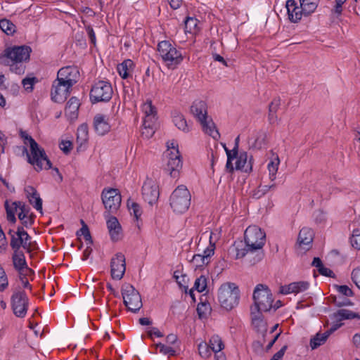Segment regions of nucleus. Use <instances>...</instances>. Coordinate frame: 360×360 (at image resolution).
<instances>
[{
  "label": "nucleus",
  "instance_id": "f257e3e1",
  "mask_svg": "<svg viewBox=\"0 0 360 360\" xmlns=\"http://www.w3.org/2000/svg\"><path fill=\"white\" fill-rule=\"evenodd\" d=\"M31 51V48L25 45L7 48L0 56V63L8 65L12 72L22 75L25 70L24 63L29 60Z\"/></svg>",
  "mask_w": 360,
  "mask_h": 360
},
{
  "label": "nucleus",
  "instance_id": "f03ea898",
  "mask_svg": "<svg viewBox=\"0 0 360 360\" xmlns=\"http://www.w3.org/2000/svg\"><path fill=\"white\" fill-rule=\"evenodd\" d=\"M20 136L23 139L24 144L30 147V154L27 153L25 148L24 150L27 155L28 162L34 166V169L39 172L42 169H50L51 167V162L44 148L40 147L26 131H21Z\"/></svg>",
  "mask_w": 360,
  "mask_h": 360
},
{
  "label": "nucleus",
  "instance_id": "7ed1b4c3",
  "mask_svg": "<svg viewBox=\"0 0 360 360\" xmlns=\"http://www.w3.org/2000/svg\"><path fill=\"white\" fill-rule=\"evenodd\" d=\"M158 52L165 66L171 70L176 68L184 60L181 49L167 40L158 43Z\"/></svg>",
  "mask_w": 360,
  "mask_h": 360
},
{
  "label": "nucleus",
  "instance_id": "20e7f679",
  "mask_svg": "<svg viewBox=\"0 0 360 360\" xmlns=\"http://www.w3.org/2000/svg\"><path fill=\"white\" fill-rule=\"evenodd\" d=\"M217 299L220 306L230 311L237 307L240 300V290L238 286L232 282H226L218 289Z\"/></svg>",
  "mask_w": 360,
  "mask_h": 360
},
{
  "label": "nucleus",
  "instance_id": "39448f33",
  "mask_svg": "<svg viewBox=\"0 0 360 360\" xmlns=\"http://www.w3.org/2000/svg\"><path fill=\"white\" fill-rule=\"evenodd\" d=\"M239 142V136L235 140V146L232 150L228 149L226 146H224V150L227 155V162L226 167L229 171L234 169L232 161L236 159L235 169L238 170H242L245 172H250L252 169V159L250 158L248 160V153L245 151L238 152Z\"/></svg>",
  "mask_w": 360,
  "mask_h": 360
},
{
  "label": "nucleus",
  "instance_id": "423d86ee",
  "mask_svg": "<svg viewBox=\"0 0 360 360\" xmlns=\"http://www.w3.org/2000/svg\"><path fill=\"white\" fill-rule=\"evenodd\" d=\"M245 243L248 250L257 252V259L254 261L257 262L262 259V249L264 245L266 240L265 233L257 226H249L245 231Z\"/></svg>",
  "mask_w": 360,
  "mask_h": 360
},
{
  "label": "nucleus",
  "instance_id": "0eeeda50",
  "mask_svg": "<svg viewBox=\"0 0 360 360\" xmlns=\"http://www.w3.org/2000/svg\"><path fill=\"white\" fill-rule=\"evenodd\" d=\"M164 157L170 176L173 178L177 177L182 167V160L176 141L170 140L167 142V150L164 153Z\"/></svg>",
  "mask_w": 360,
  "mask_h": 360
},
{
  "label": "nucleus",
  "instance_id": "6e6552de",
  "mask_svg": "<svg viewBox=\"0 0 360 360\" xmlns=\"http://www.w3.org/2000/svg\"><path fill=\"white\" fill-rule=\"evenodd\" d=\"M254 306L251 309L259 311H269L273 307V295L265 285L258 284L253 292Z\"/></svg>",
  "mask_w": 360,
  "mask_h": 360
},
{
  "label": "nucleus",
  "instance_id": "1a4fd4ad",
  "mask_svg": "<svg viewBox=\"0 0 360 360\" xmlns=\"http://www.w3.org/2000/svg\"><path fill=\"white\" fill-rule=\"evenodd\" d=\"M191 194L186 186L180 185L172 193L169 198V204L174 212L184 213L191 204Z\"/></svg>",
  "mask_w": 360,
  "mask_h": 360
},
{
  "label": "nucleus",
  "instance_id": "9d476101",
  "mask_svg": "<svg viewBox=\"0 0 360 360\" xmlns=\"http://www.w3.org/2000/svg\"><path fill=\"white\" fill-rule=\"evenodd\" d=\"M9 234L11 235L10 245L13 250H20L22 247L30 252L34 248L31 237L22 227H18L15 231L10 230Z\"/></svg>",
  "mask_w": 360,
  "mask_h": 360
},
{
  "label": "nucleus",
  "instance_id": "9b49d317",
  "mask_svg": "<svg viewBox=\"0 0 360 360\" xmlns=\"http://www.w3.org/2000/svg\"><path fill=\"white\" fill-rule=\"evenodd\" d=\"M112 88L108 82L98 81L92 86L90 98L93 103L108 101L112 96Z\"/></svg>",
  "mask_w": 360,
  "mask_h": 360
},
{
  "label": "nucleus",
  "instance_id": "f8f14e48",
  "mask_svg": "<svg viewBox=\"0 0 360 360\" xmlns=\"http://www.w3.org/2000/svg\"><path fill=\"white\" fill-rule=\"evenodd\" d=\"M124 303L127 309L136 312L142 307V302L139 292L131 285L127 284L122 288Z\"/></svg>",
  "mask_w": 360,
  "mask_h": 360
},
{
  "label": "nucleus",
  "instance_id": "ddd939ff",
  "mask_svg": "<svg viewBox=\"0 0 360 360\" xmlns=\"http://www.w3.org/2000/svg\"><path fill=\"white\" fill-rule=\"evenodd\" d=\"M102 201L105 208L109 212H116L121 204V195L117 189L108 188L104 189L102 192Z\"/></svg>",
  "mask_w": 360,
  "mask_h": 360
},
{
  "label": "nucleus",
  "instance_id": "4468645a",
  "mask_svg": "<svg viewBox=\"0 0 360 360\" xmlns=\"http://www.w3.org/2000/svg\"><path fill=\"white\" fill-rule=\"evenodd\" d=\"M11 307L18 317H25L28 307V298L22 291H16L11 296Z\"/></svg>",
  "mask_w": 360,
  "mask_h": 360
},
{
  "label": "nucleus",
  "instance_id": "2eb2a0df",
  "mask_svg": "<svg viewBox=\"0 0 360 360\" xmlns=\"http://www.w3.org/2000/svg\"><path fill=\"white\" fill-rule=\"evenodd\" d=\"M72 86L56 78L53 82L51 89V98L56 103L63 102L70 94Z\"/></svg>",
  "mask_w": 360,
  "mask_h": 360
},
{
  "label": "nucleus",
  "instance_id": "dca6fc26",
  "mask_svg": "<svg viewBox=\"0 0 360 360\" xmlns=\"http://www.w3.org/2000/svg\"><path fill=\"white\" fill-rule=\"evenodd\" d=\"M159 189L157 183L151 179H147L142 186V195L146 202L150 205L158 201Z\"/></svg>",
  "mask_w": 360,
  "mask_h": 360
},
{
  "label": "nucleus",
  "instance_id": "f3484780",
  "mask_svg": "<svg viewBox=\"0 0 360 360\" xmlns=\"http://www.w3.org/2000/svg\"><path fill=\"white\" fill-rule=\"evenodd\" d=\"M111 276L113 279L120 280L126 270L125 257L122 253H117L111 259Z\"/></svg>",
  "mask_w": 360,
  "mask_h": 360
},
{
  "label": "nucleus",
  "instance_id": "a211bd4d",
  "mask_svg": "<svg viewBox=\"0 0 360 360\" xmlns=\"http://www.w3.org/2000/svg\"><path fill=\"white\" fill-rule=\"evenodd\" d=\"M79 77V72L75 66H67L59 70L57 78L72 86Z\"/></svg>",
  "mask_w": 360,
  "mask_h": 360
},
{
  "label": "nucleus",
  "instance_id": "6ab92c4d",
  "mask_svg": "<svg viewBox=\"0 0 360 360\" xmlns=\"http://www.w3.org/2000/svg\"><path fill=\"white\" fill-rule=\"evenodd\" d=\"M94 127L99 136L108 134L111 129L110 117L101 113L96 114L94 117Z\"/></svg>",
  "mask_w": 360,
  "mask_h": 360
},
{
  "label": "nucleus",
  "instance_id": "aec40b11",
  "mask_svg": "<svg viewBox=\"0 0 360 360\" xmlns=\"http://www.w3.org/2000/svg\"><path fill=\"white\" fill-rule=\"evenodd\" d=\"M285 7L290 22L296 23L300 21L302 16H305V12L302 11L301 4H297L295 0H287Z\"/></svg>",
  "mask_w": 360,
  "mask_h": 360
},
{
  "label": "nucleus",
  "instance_id": "412c9836",
  "mask_svg": "<svg viewBox=\"0 0 360 360\" xmlns=\"http://www.w3.org/2000/svg\"><path fill=\"white\" fill-rule=\"evenodd\" d=\"M309 288V283L307 281H297L290 283L287 285L281 286L279 292L283 295L290 293L297 294L307 290Z\"/></svg>",
  "mask_w": 360,
  "mask_h": 360
},
{
  "label": "nucleus",
  "instance_id": "4be33fe9",
  "mask_svg": "<svg viewBox=\"0 0 360 360\" xmlns=\"http://www.w3.org/2000/svg\"><path fill=\"white\" fill-rule=\"evenodd\" d=\"M106 224L111 239L114 241L120 240L122 236V227L117 219L110 216Z\"/></svg>",
  "mask_w": 360,
  "mask_h": 360
},
{
  "label": "nucleus",
  "instance_id": "5701e85b",
  "mask_svg": "<svg viewBox=\"0 0 360 360\" xmlns=\"http://www.w3.org/2000/svg\"><path fill=\"white\" fill-rule=\"evenodd\" d=\"M25 192L30 203L37 211L42 212V200L37 190L30 186L25 188Z\"/></svg>",
  "mask_w": 360,
  "mask_h": 360
},
{
  "label": "nucleus",
  "instance_id": "b1692460",
  "mask_svg": "<svg viewBox=\"0 0 360 360\" xmlns=\"http://www.w3.org/2000/svg\"><path fill=\"white\" fill-rule=\"evenodd\" d=\"M191 112L198 120H201L207 115V106L204 101L195 100L191 106Z\"/></svg>",
  "mask_w": 360,
  "mask_h": 360
},
{
  "label": "nucleus",
  "instance_id": "393cba45",
  "mask_svg": "<svg viewBox=\"0 0 360 360\" xmlns=\"http://www.w3.org/2000/svg\"><path fill=\"white\" fill-rule=\"evenodd\" d=\"M202 127V131L212 136L214 139L218 140L220 138V134L216 128V126L212 118L207 116L198 121Z\"/></svg>",
  "mask_w": 360,
  "mask_h": 360
},
{
  "label": "nucleus",
  "instance_id": "a878e982",
  "mask_svg": "<svg viewBox=\"0 0 360 360\" xmlns=\"http://www.w3.org/2000/svg\"><path fill=\"white\" fill-rule=\"evenodd\" d=\"M202 127V131L212 136L214 139L218 140L220 138V134L216 128V126L212 118L207 116L198 121Z\"/></svg>",
  "mask_w": 360,
  "mask_h": 360
},
{
  "label": "nucleus",
  "instance_id": "bb28decb",
  "mask_svg": "<svg viewBox=\"0 0 360 360\" xmlns=\"http://www.w3.org/2000/svg\"><path fill=\"white\" fill-rule=\"evenodd\" d=\"M314 232L307 227L302 228L298 235V243L300 246H302L304 249L309 250L313 241Z\"/></svg>",
  "mask_w": 360,
  "mask_h": 360
},
{
  "label": "nucleus",
  "instance_id": "cd10ccee",
  "mask_svg": "<svg viewBox=\"0 0 360 360\" xmlns=\"http://www.w3.org/2000/svg\"><path fill=\"white\" fill-rule=\"evenodd\" d=\"M79 105V100L76 97H72L68 101L65 109V115L68 120L72 121L77 118Z\"/></svg>",
  "mask_w": 360,
  "mask_h": 360
},
{
  "label": "nucleus",
  "instance_id": "c85d7f7f",
  "mask_svg": "<svg viewBox=\"0 0 360 360\" xmlns=\"http://www.w3.org/2000/svg\"><path fill=\"white\" fill-rule=\"evenodd\" d=\"M262 312L251 309L252 324L257 331L265 333L266 331V323L264 319Z\"/></svg>",
  "mask_w": 360,
  "mask_h": 360
},
{
  "label": "nucleus",
  "instance_id": "c756f323",
  "mask_svg": "<svg viewBox=\"0 0 360 360\" xmlns=\"http://www.w3.org/2000/svg\"><path fill=\"white\" fill-rule=\"evenodd\" d=\"M141 110L143 113V120L146 122H156L157 112L155 108L152 105L151 101H147L142 106Z\"/></svg>",
  "mask_w": 360,
  "mask_h": 360
},
{
  "label": "nucleus",
  "instance_id": "7c9ffc66",
  "mask_svg": "<svg viewBox=\"0 0 360 360\" xmlns=\"http://www.w3.org/2000/svg\"><path fill=\"white\" fill-rule=\"evenodd\" d=\"M172 116L173 123L179 130L185 133L191 131V127L188 124L184 116L181 112L174 111Z\"/></svg>",
  "mask_w": 360,
  "mask_h": 360
},
{
  "label": "nucleus",
  "instance_id": "2f4dec72",
  "mask_svg": "<svg viewBox=\"0 0 360 360\" xmlns=\"http://www.w3.org/2000/svg\"><path fill=\"white\" fill-rule=\"evenodd\" d=\"M333 317L338 322L354 319H360V315L358 313L346 309H338L333 314Z\"/></svg>",
  "mask_w": 360,
  "mask_h": 360
},
{
  "label": "nucleus",
  "instance_id": "473e14b6",
  "mask_svg": "<svg viewBox=\"0 0 360 360\" xmlns=\"http://www.w3.org/2000/svg\"><path fill=\"white\" fill-rule=\"evenodd\" d=\"M134 68V62L130 60H124L117 67V72L122 79H127L131 74Z\"/></svg>",
  "mask_w": 360,
  "mask_h": 360
},
{
  "label": "nucleus",
  "instance_id": "72a5a7b5",
  "mask_svg": "<svg viewBox=\"0 0 360 360\" xmlns=\"http://www.w3.org/2000/svg\"><path fill=\"white\" fill-rule=\"evenodd\" d=\"M19 202H20V201H14L10 202L9 201L6 200L5 202L7 220L12 224H14L16 221L15 213L19 210Z\"/></svg>",
  "mask_w": 360,
  "mask_h": 360
},
{
  "label": "nucleus",
  "instance_id": "f704fd0d",
  "mask_svg": "<svg viewBox=\"0 0 360 360\" xmlns=\"http://www.w3.org/2000/svg\"><path fill=\"white\" fill-rule=\"evenodd\" d=\"M12 260L13 266L15 269L17 271H19L20 269L27 265L25 255L23 252L20 250H13Z\"/></svg>",
  "mask_w": 360,
  "mask_h": 360
},
{
  "label": "nucleus",
  "instance_id": "c9c22d12",
  "mask_svg": "<svg viewBox=\"0 0 360 360\" xmlns=\"http://www.w3.org/2000/svg\"><path fill=\"white\" fill-rule=\"evenodd\" d=\"M89 139L88 127L83 124L77 129V143L79 145L78 148L82 149L85 146Z\"/></svg>",
  "mask_w": 360,
  "mask_h": 360
},
{
  "label": "nucleus",
  "instance_id": "e433bc0d",
  "mask_svg": "<svg viewBox=\"0 0 360 360\" xmlns=\"http://www.w3.org/2000/svg\"><path fill=\"white\" fill-rule=\"evenodd\" d=\"M302 7V11L305 12V17L311 15L314 13L319 4L320 0H299Z\"/></svg>",
  "mask_w": 360,
  "mask_h": 360
},
{
  "label": "nucleus",
  "instance_id": "4c0bfd02",
  "mask_svg": "<svg viewBox=\"0 0 360 360\" xmlns=\"http://www.w3.org/2000/svg\"><path fill=\"white\" fill-rule=\"evenodd\" d=\"M229 253L233 254V258L235 259H238L243 258L246 255L252 254L254 252L252 250H248V247L246 245L244 248H240L238 245H234L229 249Z\"/></svg>",
  "mask_w": 360,
  "mask_h": 360
},
{
  "label": "nucleus",
  "instance_id": "58836bf2",
  "mask_svg": "<svg viewBox=\"0 0 360 360\" xmlns=\"http://www.w3.org/2000/svg\"><path fill=\"white\" fill-rule=\"evenodd\" d=\"M328 333H318L310 340V347L312 349H316L318 347L323 345L328 338Z\"/></svg>",
  "mask_w": 360,
  "mask_h": 360
},
{
  "label": "nucleus",
  "instance_id": "ea45409f",
  "mask_svg": "<svg viewBox=\"0 0 360 360\" xmlns=\"http://www.w3.org/2000/svg\"><path fill=\"white\" fill-rule=\"evenodd\" d=\"M279 164L280 160L278 156L271 159L268 163L267 168L269 173V179L271 181H274L276 179Z\"/></svg>",
  "mask_w": 360,
  "mask_h": 360
},
{
  "label": "nucleus",
  "instance_id": "a19ab883",
  "mask_svg": "<svg viewBox=\"0 0 360 360\" xmlns=\"http://www.w3.org/2000/svg\"><path fill=\"white\" fill-rule=\"evenodd\" d=\"M198 20L195 18L188 17L185 21V32L189 33H195L199 30Z\"/></svg>",
  "mask_w": 360,
  "mask_h": 360
},
{
  "label": "nucleus",
  "instance_id": "79ce46f5",
  "mask_svg": "<svg viewBox=\"0 0 360 360\" xmlns=\"http://www.w3.org/2000/svg\"><path fill=\"white\" fill-rule=\"evenodd\" d=\"M156 122L143 121L142 136L146 139H150L155 133Z\"/></svg>",
  "mask_w": 360,
  "mask_h": 360
},
{
  "label": "nucleus",
  "instance_id": "37998d69",
  "mask_svg": "<svg viewBox=\"0 0 360 360\" xmlns=\"http://www.w3.org/2000/svg\"><path fill=\"white\" fill-rule=\"evenodd\" d=\"M209 345L212 352H221L224 348V345L219 335L212 336L209 341Z\"/></svg>",
  "mask_w": 360,
  "mask_h": 360
},
{
  "label": "nucleus",
  "instance_id": "c03bdc74",
  "mask_svg": "<svg viewBox=\"0 0 360 360\" xmlns=\"http://www.w3.org/2000/svg\"><path fill=\"white\" fill-rule=\"evenodd\" d=\"M0 28L8 35L12 34L15 32V25L7 19L0 20Z\"/></svg>",
  "mask_w": 360,
  "mask_h": 360
},
{
  "label": "nucleus",
  "instance_id": "a18cd8bd",
  "mask_svg": "<svg viewBox=\"0 0 360 360\" xmlns=\"http://www.w3.org/2000/svg\"><path fill=\"white\" fill-rule=\"evenodd\" d=\"M127 207L131 215H133L136 221L139 220L142 214V210L140 205L135 202H128Z\"/></svg>",
  "mask_w": 360,
  "mask_h": 360
},
{
  "label": "nucleus",
  "instance_id": "49530a36",
  "mask_svg": "<svg viewBox=\"0 0 360 360\" xmlns=\"http://www.w3.org/2000/svg\"><path fill=\"white\" fill-rule=\"evenodd\" d=\"M198 352L201 357L207 359L211 356L212 352H213L209 345L206 342H200L198 345Z\"/></svg>",
  "mask_w": 360,
  "mask_h": 360
},
{
  "label": "nucleus",
  "instance_id": "de8ad7c7",
  "mask_svg": "<svg viewBox=\"0 0 360 360\" xmlns=\"http://www.w3.org/2000/svg\"><path fill=\"white\" fill-rule=\"evenodd\" d=\"M211 308L209 304L200 303L197 307V312L200 319L206 318L210 313Z\"/></svg>",
  "mask_w": 360,
  "mask_h": 360
},
{
  "label": "nucleus",
  "instance_id": "09e8293b",
  "mask_svg": "<svg viewBox=\"0 0 360 360\" xmlns=\"http://www.w3.org/2000/svg\"><path fill=\"white\" fill-rule=\"evenodd\" d=\"M193 288L199 292L205 290L207 288L206 277L205 276H200L199 278H196Z\"/></svg>",
  "mask_w": 360,
  "mask_h": 360
},
{
  "label": "nucleus",
  "instance_id": "8fccbe9b",
  "mask_svg": "<svg viewBox=\"0 0 360 360\" xmlns=\"http://www.w3.org/2000/svg\"><path fill=\"white\" fill-rule=\"evenodd\" d=\"M155 347L158 348L160 349V352L164 355H168L169 356L176 355V350L170 346H167L160 342L155 344Z\"/></svg>",
  "mask_w": 360,
  "mask_h": 360
},
{
  "label": "nucleus",
  "instance_id": "3c124183",
  "mask_svg": "<svg viewBox=\"0 0 360 360\" xmlns=\"http://www.w3.org/2000/svg\"><path fill=\"white\" fill-rule=\"evenodd\" d=\"M350 243L354 248L360 250V229L353 230L350 237Z\"/></svg>",
  "mask_w": 360,
  "mask_h": 360
},
{
  "label": "nucleus",
  "instance_id": "603ef678",
  "mask_svg": "<svg viewBox=\"0 0 360 360\" xmlns=\"http://www.w3.org/2000/svg\"><path fill=\"white\" fill-rule=\"evenodd\" d=\"M8 286V276L4 269L0 265V291H4Z\"/></svg>",
  "mask_w": 360,
  "mask_h": 360
},
{
  "label": "nucleus",
  "instance_id": "864d4df0",
  "mask_svg": "<svg viewBox=\"0 0 360 360\" xmlns=\"http://www.w3.org/2000/svg\"><path fill=\"white\" fill-rule=\"evenodd\" d=\"M215 250V245H212L211 243L207 247V248L203 251V253L201 255L204 259L205 263L209 264L210 262V257L214 255Z\"/></svg>",
  "mask_w": 360,
  "mask_h": 360
},
{
  "label": "nucleus",
  "instance_id": "5fc2aeb1",
  "mask_svg": "<svg viewBox=\"0 0 360 360\" xmlns=\"http://www.w3.org/2000/svg\"><path fill=\"white\" fill-rule=\"evenodd\" d=\"M82 223L83 224V226L80 229L79 231L77 232V235L83 236L84 240L87 242V244L91 245L92 243V240L89 229L83 221H82Z\"/></svg>",
  "mask_w": 360,
  "mask_h": 360
},
{
  "label": "nucleus",
  "instance_id": "6e6d98bb",
  "mask_svg": "<svg viewBox=\"0 0 360 360\" xmlns=\"http://www.w3.org/2000/svg\"><path fill=\"white\" fill-rule=\"evenodd\" d=\"M18 206L19 212L18 213V216L19 219H22L25 216L30 215V209L27 205L20 201V202L18 203Z\"/></svg>",
  "mask_w": 360,
  "mask_h": 360
},
{
  "label": "nucleus",
  "instance_id": "4d7b16f0",
  "mask_svg": "<svg viewBox=\"0 0 360 360\" xmlns=\"http://www.w3.org/2000/svg\"><path fill=\"white\" fill-rule=\"evenodd\" d=\"M37 82V78L35 77H25V79H22V84L24 88L27 91H31L33 89V85Z\"/></svg>",
  "mask_w": 360,
  "mask_h": 360
},
{
  "label": "nucleus",
  "instance_id": "13d9d810",
  "mask_svg": "<svg viewBox=\"0 0 360 360\" xmlns=\"http://www.w3.org/2000/svg\"><path fill=\"white\" fill-rule=\"evenodd\" d=\"M351 278L356 287L360 289V266L352 270Z\"/></svg>",
  "mask_w": 360,
  "mask_h": 360
},
{
  "label": "nucleus",
  "instance_id": "bf43d9fd",
  "mask_svg": "<svg viewBox=\"0 0 360 360\" xmlns=\"http://www.w3.org/2000/svg\"><path fill=\"white\" fill-rule=\"evenodd\" d=\"M280 105V99H274L269 105V119L272 120L274 117L275 113Z\"/></svg>",
  "mask_w": 360,
  "mask_h": 360
},
{
  "label": "nucleus",
  "instance_id": "052dcab7",
  "mask_svg": "<svg viewBox=\"0 0 360 360\" xmlns=\"http://www.w3.org/2000/svg\"><path fill=\"white\" fill-rule=\"evenodd\" d=\"M18 272L19 274V276L30 278V279L31 280H33V278L34 276V271L30 268H29L27 265L18 271Z\"/></svg>",
  "mask_w": 360,
  "mask_h": 360
},
{
  "label": "nucleus",
  "instance_id": "680f3d73",
  "mask_svg": "<svg viewBox=\"0 0 360 360\" xmlns=\"http://www.w3.org/2000/svg\"><path fill=\"white\" fill-rule=\"evenodd\" d=\"M269 190H271V187H269L268 185L259 186L258 187V190L255 192L253 195L256 198H259L262 195H264L266 193H267Z\"/></svg>",
  "mask_w": 360,
  "mask_h": 360
},
{
  "label": "nucleus",
  "instance_id": "e2e57ef3",
  "mask_svg": "<svg viewBox=\"0 0 360 360\" xmlns=\"http://www.w3.org/2000/svg\"><path fill=\"white\" fill-rule=\"evenodd\" d=\"M192 262L196 267L201 266L204 264H207L204 261V259L202 257L201 254H197V255H193V259H192Z\"/></svg>",
  "mask_w": 360,
  "mask_h": 360
},
{
  "label": "nucleus",
  "instance_id": "0e129e2a",
  "mask_svg": "<svg viewBox=\"0 0 360 360\" xmlns=\"http://www.w3.org/2000/svg\"><path fill=\"white\" fill-rule=\"evenodd\" d=\"M345 1L346 0H335V5L332 10V12L338 15H340L342 11V5Z\"/></svg>",
  "mask_w": 360,
  "mask_h": 360
},
{
  "label": "nucleus",
  "instance_id": "69168bd1",
  "mask_svg": "<svg viewBox=\"0 0 360 360\" xmlns=\"http://www.w3.org/2000/svg\"><path fill=\"white\" fill-rule=\"evenodd\" d=\"M338 292L341 295H345L347 297H350V296H352V295H353L352 290L347 285L338 286Z\"/></svg>",
  "mask_w": 360,
  "mask_h": 360
},
{
  "label": "nucleus",
  "instance_id": "338daca9",
  "mask_svg": "<svg viewBox=\"0 0 360 360\" xmlns=\"http://www.w3.org/2000/svg\"><path fill=\"white\" fill-rule=\"evenodd\" d=\"M60 148L65 153H68L72 148V143L70 141H63L60 143Z\"/></svg>",
  "mask_w": 360,
  "mask_h": 360
},
{
  "label": "nucleus",
  "instance_id": "774afa93",
  "mask_svg": "<svg viewBox=\"0 0 360 360\" xmlns=\"http://www.w3.org/2000/svg\"><path fill=\"white\" fill-rule=\"evenodd\" d=\"M287 345H284L278 352H277L271 359V360H281L287 349Z\"/></svg>",
  "mask_w": 360,
  "mask_h": 360
}]
</instances>
